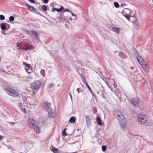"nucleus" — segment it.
Returning <instances> with one entry per match:
<instances>
[{
	"mask_svg": "<svg viewBox=\"0 0 153 153\" xmlns=\"http://www.w3.org/2000/svg\"><path fill=\"white\" fill-rule=\"evenodd\" d=\"M137 118L138 122L140 124L145 126L150 125V123L147 120L146 116L144 114H141L138 115Z\"/></svg>",
	"mask_w": 153,
	"mask_h": 153,
	"instance_id": "nucleus-1",
	"label": "nucleus"
},
{
	"mask_svg": "<svg viewBox=\"0 0 153 153\" xmlns=\"http://www.w3.org/2000/svg\"><path fill=\"white\" fill-rule=\"evenodd\" d=\"M25 31L31 37L33 38L34 39L38 40L39 38V35L37 32L33 30H29L27 29L25 30Z\"/></svg>",
	"mask_w": 153,
	"mask_h": 153,
	"instance_id": "nucleus-2",
	"label": "nucleus"
},
{
	"mask_svg": "<svg viewBox=\"0 0 153 153\" xmlns=\"http://www.w3.org/2000/svg\"><path fill=\"white\" fill-rule=\"evenodd\" d=\"M3 88L6 91V92L10 96L14 97L19 96V94L18 92L14 90L7 88Z\"/></svg>",
	"mask_w": 153,
	"mask_h": 153,
	"instance_id": "nucleus-3",
	"label": "nucleus"
},
{
	"mask_svg": "<svg viewBox=\"0 0 153 153\" xmlns=\"http://www.w3.org/2000/svg\"><path fill=\"white\" fill-rule=\"evenodd\" d=\"M41 82L38 81H36L31 84V88L33 91H37L41 86Z\"/></svg>",
	"mask_w": 153,
	"mask_h": 153,
	"instance_id": "nucleus-4",
	"label": "nucleus"
},
{
	"mask_svg": "<svg viewBox=\"0 0 153 153\" xmlns=\"http://www.w3.org/2000/svg\"><path fill=\"white\" fill-rule=\"evenodd\" d=\"M137 58L138 61L140 64L141 65L143 68L145 69V67L147 65V64L145 63V62L141 56L138 55Z\"/></svg>",
	"mask_w": 153,
	"mask_h": 153,
	"instance_id": "nucleus-5",
	"label": "nucleus"
},
{
	"mask_svg": "<svg viewBox=\"0 0 153 153\" xmlns=\"http://www.w3.org/2000/svg\"><path fill=\"white\" fill-rule=\"evenodd\" d=\"M131 103L134 106L138 104L140 102V100L138 97H134L129 100Z\"/></svg>",
	"mask_w": 153,
	"mask_h": 153,
	"instance_id": "nucleus-6",
	"label": "nucleus"
},
{
	"mask_svg": "<svg viewBox=\"0 0 153 153\" xmlns=\"http://www.w3.org/2000/svg\"><path fill=\"white\" fill-rule=\"evenodd\" d=\"M27 125L30 127H32L36 123V122L33 119L30 118H28L27 121Z\"/></svg>",
	"mask_w": 153,
	"mask_h": 153,
	"instance_id": "nucleus-7",
	"label": "nucleus"
},
{
	"mask_svg": "<svg viewBox=\"0 0 153 153\" xmlns=\"http://www.w3.org/2000/svg\"><path fill=\"white\" fill-rule=\"evenodd\" d=\"M24 45L25 48H22V50H24L25 51H27L32 49H33V46L28 43H25L24 44Z\"/></svg>",
	"mask_w": 153,
	"mask_h": 153,
	"instance_id": "nucleus-8",
	"label": "nucleus"
},
{
	"mask_svg": "<svg viewBox=\"0 0 153 153\" xmlns=\"http://www.w3.org/2000/svg\"><path fill=\"white\" fill-rule=\"evenodd\" d=\"M120 126L123 128H125L126 126V121L125 119L122 120L121 121H120L119 122Z\"/></svg>",
	"mask_w": 153,
	"mask_h": 153,
	"instance_id": "nucleus-9",
	"label": "nucleus"
},
{
	"mask_svg": "<svg viewBox=\"0 0 153 153\" xmlns=\"http://www.w3.org/2000/svg\"><path fill=\"white\" fill-rule=\"evenodd\" d=\"M51 104V103L46 102H45V108L46 111H48L50 110H52V109L50 107Z\"/></svg>",
	"mask_w": 153,
	"mask_h": 153,
	"instance_id": "nucleus-10",
	"label": "nucleus"
},
{
	"mask_svg": "<svg viewBox=\"0 0 153 153\" xmlns=\"http://www.w3.org/2000/svg\"><path fill=\"white\" fill-rule=\"evenodd\" d=\"M26 6L27 7L28 9L31 11L35 12L36 10V8L27 4H26Z\"/></svg>",
	"mask_w": 153,
	"mask_h": 153,
	"instance_id": "nucleus-11",
	"label": "nucleus"
},
{
	"mask_svg": "<svg viewBox=\"0 0 153 153\" xmlns=\"http://www.w3.org/2000/svg\"><path fill=\"white\" fill-rule=\"evenodd\" d=\"M64 8L62 6L60 8L58 9L56 8L53 7L52 10V12H54L55 11H57L58 12H60L62 10H64Z\"/></svg>",
	"mask_w": 153,
	"mask_h": 153,
	"instance_id": "nucleus-12",
	"label": "nucleus"
},
{
	"mask_svg": "<svg viewBox=\"0 0 153 153\" xmlns=\"http://www.w3.org/2000/svg\"><path fill=\"white\" fill-rule=\"evenodd\" d=\"M32 127L33 128L34 130L36 133H39L40 131L39 127L38 126L36 123Z\"/></svg>",
	"mask_w": 153,
	"mask_h": 153,
	"instance_id": "nucleus-13",
	"label": "nucleus"
},
{
	"mask_svg": "<svg viewBox=\"0 0 153 153\" xmlns=\"http://www.w3.org/2000/svg\"><path fill=\"white\" fill-rule=\"evenodd\" d=\"M49 111L48 116L50 118H53L55 116V113L53 111H52V110H50Z\"/></svg>",
	"mask_w": 153,
	"mask_h": 153,
	"instance_id": "nucleus-14",
	"label": "nucleus"
},
{
	"mask_svg": "<svg viewBox=\"0 0 153 153\" xmlns=\"http://www.w3.org/2000/svg\"><path fill=\"white\" fill-rule=\"evenodd\" d=\"M117 118L120 121L125 119L123 115L121 113H120V114L118 115L117 116Z\"/></svg>",
	"mask_w": 153,
	"mask_h": 153,
	"instance_id": "nucleus-15",
	"label": "nucleus"
},
{
	"mask_svg": "<svg viewBox=\"0 0 153 153\" xmlns=\"http://www.w3.org/2000/svg\"><path fill=\"white\" fill-rule=\"evenodd\" d=\"M51 150L54 153H59L58 149L53 146H51L50 148Z\"/></svg>",
	"mask_w": 153,
	"mask_h": 153,
	"instance_id": "nucleus-16",
	"label": "nucleus"
},
{
	"mask_svg": "<svg viewBox=\"0 0 153 153\" xmlns=\"http://www.w3.org/2000/svg\"><path fill=\"white\" fill-rule=\"evenodd\" d=\"M6 24H7L6 23H2L0 24V26L1 29L2 30H6L7 28L6 26Z\"/></svg>",
	"mask_w": 153,
	"mask_h": 153,
	"instance_id": "nucleus-17",
	"label": "nucleus"
},
{
	"mask_svg": "<svg viewBox=\"0 0 153 153\" xmlns=\"http://www.w3.org/2000/svg\"><path fill=\"white\" fill-rule=\"evenodd\" d=\"M96 121L97 124L100 126L102 125V120L99 117H97L96 118Z\"/></svg>",
	"mask_w": 153,
	"mask_h": 153,
	"instance_id": "nucleus-18",
	"label": "nucleus"
},
{
	"mask_svg": "<svg viewBox=\"0 0 153 153\" xmlns=\"http://www.w3.org/2000/svg\"><path fill=\"white\" fill-rule=\"evenodd\" d=\"M112 30L115 33H120V29L119 28L114 27H112Z\"/></svg>",
	"mask_w": 153,
	"mask_h": 153,
	"instance_id": "nucleus-19",
	"label": "nucleus"
},
{
	"mask_svg": "<svg viewBox=\"0 0 153 153\" xmlns=\"http://www.w3.org/2000/svg\"><path fill=\"white\" fill-rule=\"evenodd\" d=\"M23 64L24 65H25V68H27L28 69H31V67L30 64H27L24 62H23Z\"/></svg>",
	"mask_w": 153,
	"mask_h": 153,
	"instance_id": "nucleus-20",
	"label": "nucleus"
},
{
	"mask_svg": "<svg viewBox=\"0 0 153 153\" xmlns=\"http://www.w3.org/2000/svg\"><path fill=\"white\" fill-rule=\"evenodd\" d=\"M65 17L63 15H62V14L61 13V14L59 17V19L60 21H64V20L66 19Z\"/></svg>",
	"mask_w": 153,
	"mask_h": 153,
	"instance_id": "nucleus-21",
	"label": "nucleus"
},
{
	"mask_svg": "<svg viewBox=\"0 0 153 153\" xmlns=\"http://www.w3.org/2000/svg\"><path fill=\"white\" fill-rule=\"evenodd\" d=\"M69 121L71 123H74L75 121V118L74 117H71Z\"/></svg>",
	"mask_w": 153,
	"mask_h": 153,
	"instance_id": "nucleus-22",
	"label": "nucleus"
},
{
	"mask_svg": "<svg viewBox=\"0 0 153 153\" xmlns=\"http://www.w3.org/2000/svg\"><path fill=\"white\" fill-rule=\"evenodd\" d=\"M19 107L21 108V109L22 110V111L24 112V113H26V111L25 110V109L24 108H22V107L23 106V105L22 104V103H19Z\"/></svg>",
	"mask_w": 153,
	"mask_h": 153,
	"instance_id": "nucleus-23",
	"label": "nucleus"
},
{
	"mask_svg": "<svg viewBox=\"0 0 153 153\" xmlns=\"http://www.w3.org/2000/svg\"><path fill=\"white\" fill-rule=\"evenodd\" d=\"M86 82V85L87 87L88 88V89L89 90L90 92L91 93L92 95L93 96H94V93L93 92V91H92V90H91V89L90 86H89V85H88V84L87 82Z\"/></svg>",
	"mask_w": 153,
	"mask_h": 153,
	"instance_id": "nucleus-24",
	"label": "nucleus"
},
{
	"mask_svg": "<svg viewBox=\"0 0 153 153\" xmlns=\"http://www.w3.org/2000/svg\"><path fill=\"white\" fill-rule=\"evenodd\" d=\"M86 122L87 124H89L91 122V119L88 116L85 117Z\"/></svg>",
	"mask_w": 153,
	"mask_h": 153,
	"instance_id": "nucleus-25",
	"label": "nucleus"
},
{
	"mask_svg": "<svg viewBox=\"0 0 153 153\" xmlns=\"http://www.w3.org/2000/svg\"><path fill=\"white\" fill-rule=\"evenodd\" d=\"M114 6L116 8H118L119 7V5L117 2L116 1L114 2Z\"/></svg>",
	"mask_w": 153,
	"mask_h": 153,
	"instance_id": "nucleus-26",
	"label": "nucleus"
},
{
	"mask_svg": "<svg viewBox=\"0 0 153 153\" xmlns=\"http://www.w3.org/2000/svg\"><path fill=\"white\" fill-rule=\"evenodd\" d=\"M42 8L44 11H46L47 10V6L45 5H43L42 6Z\"/></svg>",
	"mask_w": 153,
	"mask_h": 153,
	"instance_id": "nucleus-27",
	"label": "nucleus"
},
{
	"mask_svg": "<svg viewBox=\"0 0 153 153\" xmlns=\"http://www.w3.org/2000/svg\"><path fill=\"white\" fill-rule=\"evenodd\" d=\"M125 16L126 18L128 19V20L130 21L129 17H131V16H130L129 14L125 13Z\"/></svg>",
	"mask_w": 153,
	"mask_h": 153,
	"instance_id": "nucleus-28",
	"label": "nucleus"
},
{
	"mask_svg": "<svg viewBox=\"0 0 153 153\" xmlns=\"http://www.w3.org/2000/svg\"><path fill=\"white\" fill-rule=\"evenodd\" d=\"M65 130L66 128H65L62 133V135L64 137L66 136L67 135V134L65 132Z\"/></svg>",
	"mask_w": 153,
	"mask_h": 153,
	"instance_id": "nucleus-29",
	"label": "nucleus"
},
{
	"mask_svg": "<svg viewBox=\"0 0 153 153\" xmlns=\"http://www.w3.org/2000/svg\"><path fill=\"white\" fill-rule=\"evenodd\" d=\"M25 70H26V71L28 74L30 73L32 71V70L31 69H31H27L26 68H25Z\"/></svg>",
	"mask_w": 153,
	"mask_h": 153,
	"instance_id": "nucleus-30",
	"label": "nucleus"
},
{
	"mask_svg": "<svg viewBox=\"0 0 153 153\" xmlns=\"http://www.w3.org/2000/svg\"><path fill=\"white\" fill-rule=\"evenodd\" d=\"M9 20L11 22L13 21L14 20V17L13 16H10L9 18Z\"/></svg>",
	"mask_w": 153,
	"mask_h": 153,
	"instance_id": "nucleus-31",
	"label": "nucleus"
},
{
	"mask_svg": "<svg viewBox=\"0 0 153 153\" xmlns=\"http://www.w3.org/2000/svg\"><path fill=\"white\" fill-rule=\"evenodd\" d=\"M102 151L103 152H105L106 149V147L105 146H102Z\"/></svg>",
	"mask_w": 153,
	"mask_h": 153,
	"instance_id": "nucleus-32",
	"label": "nucleus"
},
{
	"mask_svg": "<svg viewBox=\"0 0 153 153\" xmlns=\"http://www.w3.org/2000/svg\"><path fill=\"white\" fill-rule=\"evenodd\" d=\"M5 19V17L2 15H0V19L1 20H4Z\"/></svg>",
	"mask_w": 153,
	"mask_h": 153,
	"instance_id": "nucleus-33",
	"label": "nucleus"
},
{
	"mask_svg": "<svg viewBox=\"0 0 153 153\" xmlns=\"http://www.w3.org/2000/svg\"><path fill=\"white\" fill-rule=\"evenodd\" d=\"M54 86V84L52 83L48 85V88L49 89H50L52 87Z\"/></svg>",
	"mask_w": 153,
	"mask_h": 153,
	"instance_id": "nucleus-34",
	"label": "nucleus"
},
{
	"mask_svg": "<svg viewBox=\"0 0 153 153\" xmlns=\"http://www.w3.org/2000/svg\"><path fill=\"white\" fill-rule=\"evenodd\" d=\"M16 45H17V48H18L19 47H20L21 45V43H19V42H17L16 43Z\"/></svg>",
	"mask_w": 153,
	"mask_h": 153,
	"instance_id": "nucleus-35",
	"label": "nucleus"
},
{
	"mask_svg": "<svg viewBox=\"0 0 153 153\" xmlns=\"http://www.w3.org/2000/svg\"><path fill=\"white\" fill-rule=\"evenodd\" d=\"M81 89L80 88H77L76 91H78V93H79L80 92H82V90H79Z\"/></svg>",
	"mask_w": 153,
	"mask_h": 153,
	"instance_id": "nucleus-36",
	"label": "nucleus"
},
{
	"mask_svg": "<svg viewBox=\"0 0 153 153\" xmlns=\"http://www.w3.org/2000/svg\"><path fill=\"white\" fill-rule=\"evenodd\" d=\"M126 4L125 3H122L120 5V7H124L126 5Z\"/></svg>",
	"mask_w": 153,
	"mask_h": 153,
	"instance_id": "nucleus-37",
	"label": "nucleus"
},
{
	"mask_svg": "<svg viewBox=\"0 0 153 153\" xmlns=\"http://www.w3.org/2000/svg\"><path fill=\"white\" fill-rule=\"evenodd\" d=\"M70 13H71V15H72V16H75V19H74L75 20L76 19V15L75 14H74L73 13H72V12H71Z\"/></svg>",
	"mask_w": 153,
	"mask_h": 153,
	"instance_id": "nucleus-38",
	"label": "nucleus"
},
{
	"mask_svg": "<svg viewBox=\"0 0 153 153\" xmlns=\"http://www.w3.org/2000/svg\"><path fill=\"white\" fill-rule=\"evenodd\" d=\"M101 96L104 99H105V96L103 93H102V94H101Z\"/></svg>",
	"mask_w": 153,
	"mask_h": 153,
	"instance_id": "nucleus-39",
	"label": "nucleus"
},
{
	"mask_svg": "<svg viewBox=\"0 0 153 153\" xmlns=\"http://www.w3.org/2000/svg\"><path fill=\"white\" fill-rule=\"evenodd\" d=\"M8 123L9 124H10V125H13L15 124L14 122H9Z\"/></svg>",
	"mask_w": 153,
	"mask_h": 153,
	"instance_id": "nucleus-40",
	"label": "nucleus"
},
{
	"mask_svg": "<svg viewBox=\"0 0 153 153\" xmlns=\"http://www.w3.org/2000/svg\"><path fill=\"white\" fill-rule=\"evenodd\" d=\"M31 3H34V0H28Z\"/></svg>",
	"mask_w": 153,
	"mask_h": 153,
	"instance_id": "nucleus-41",
	"label": "nucleus"
},
{
	"mask_svg": "<svg viewBox=\"0 0 153 153\" xmlns=\"http://www.w3.org/2000/svg\"><path fill=\"white\" fill-rule=\"evenodd\" d=\"M17 49L19 50L20 49H22V48H23L22 46H21L20 47H19L18 48H17Z\"/></svg>",
	"mask_w": 153,
	"mask_h": 153,
	"instance_id": "nucleus-42",
	"label": "nucleus"
},
{
	"mask_svg": "<svg viewBox=\"0 0 153 153\" xmlns=\"http://www.w3.org/2000/svg\"><path fill=\"white\" fill-rule=\"evenodd\" d=\"M44 2L45 3H47L48 2V0H43Z\"/></svg>",
	"mask_w": 153,
	"mask_h": 153,
	"instance_id": "nucleus-43",
	"label": "nucleus"
},
{
	"mask_svg": "<svg viewBox=\"0 0 153 153\" xmlns=\"http://www.w3.org/2000/svg\"><path fill=\"white\" fill-rule=\"evenodd\" d=\"M65 11H68V12H69L70 13L71 12V11H69L68 9H66V10H64V12H65Z\"/></svg>",
	"mask_w": 153,
	"mask_h": 153,
	"instance_id": "nucleus-44",
	"label": "nucleus"
},
{
	"mask_svg": "<svg viewBox=\"0 0 153 153\" xmlns=\"http://www.w3.org/2000/svg\"><path fill=\"white\" fill-rule=\"evenodd\" d=\"M3 138V137L0 135V141L2 140Z\"/></svg>",
	"mask_w": 153,
	"mask_h": 153,
	"instance_id": "nucleus-45",
	"label": "nucleus"
},
{
	"mask_svg": "<svg viewBox=\"0 0 153 153\" xmlns=\"http://www.w3.org/2000/svg\"><path fill=\"white\" fill-rule=\"evenodd\" d=\"M44 70H42L41 71V73H44Z\"/></svg>",
	"mask_w": 153,
	"mask_h": 153,
	"instance_id": "nucleus-46",
	"label": "nucleus"
},
{
	"mask_svg": "<svg viewBox=\"0 0 153 153\" xmlns=\"http://www.w3.org/2000/svg\"><path fill=\"white\" fill-rule=\"evenodd\" d=\"M139 24L138 23L136 25L137 26V27H139Z\"/></svg>",
	"mask_w": 153,
	"mask_h": 153,
	"instance_id": "nucleus-47",
	"label": "nucleus"
},
{
	"mask_svg": "<svg viewBox=\"0 0 153 153\" xmlns=\"http://www.w3.org/2000/svg\"><path fill=\"white\" fill-rule=\"evenodd\" d=\"M70 97H71V99H72V95H71V94H70Z\"/></svg>",
	"mask_w": 153,
	"mask_h": 153,
	"instance_id": "nucleus-48",
	"label": "nucleus"
},
{
	"mask_svg": "<svg viewBox=\"0 0 153 153\" xmlns=\"http://www.w3.org/2000/svg\"><path fill=\"white\" fill-rule=\"evenodd\" d=\"M97 94H99V93H100V92H99V91H97Z\"/></svg>",
	"mask_w": 153,
	"mask_h": 153,
	"instance_id": "nucleus-49",
	"label": "nucleus"
},
{
	"mask_svg": "<svg viewBox=\"0 0 153 153\" xmlns=\"http://www.w3.org/2000/svg\"><path fill=\"white\" fill-rule=\"evenodd\" d=\"M66 17L67 18H68L69 19H71V18H68V17Z\"/></svg>",
	"mask_w": 153,
	"mask_h": 153,
	"instance_id": "nucleus-50",
	"label": "nucleus"
},
{
	"mask_svg": "<svg viewBox=\"0 0 153 153\" xmlns=\"http://www.w3.org/2000/svg\"><path fill=\"white\" fill-rule=\"evenodd\" d=\"M152 7L153 8V4H152Z\"/></svg>",
	"mask_w": 153,
	"mask_h": 153,
	"instance_id": "nucleus-51",
	"label": "nucleus"
},
{
	"mask_svg": "<svg viewBox=\"0 0 153 153\" xmlns=\"http://www.w3.org/2000/svg\"><path fill=\"white\" fill-rule=\"evenodd\" d=\"M82 78L84 80V78L83 77H82Z\"/></svg>",
	"mask_w": 153,
	"mask_h": 153,
	"instance_id": "nucleus-52",
	"label": "nucleus"
}]
</instances>
